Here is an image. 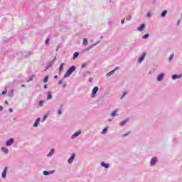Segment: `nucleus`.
<instances>
[{
	"label": "nucleus",
	"mask_w": 182,
	"mask_h": 182,
	"mask_svg": "<svg viewBox=\"0 0 182 182\" xmlns=\"http://www.w3.org/2000/svg\"><path fill=\"white\" fill-rule=\"evenodd\" d=\"M58 114H62V109H58Z\"/></svg>",
	"instance_id": "nucleus-33"
},
{
	"label": "nucleus",
	"mask_w": 182,
	"mask_h": 182,
	"mask_svg": "<svg viewBox=\"0 0 182 182\" xmlns=\"http://www.w3.org/2000/svg\"><path fill=\"white\" fill-rule=\"evenodd\" d=\"M53 153H55V149H51V150L50 151V152L48 153V154L47 155L48 157H50L51 156H53Z\"/></svg>",
	"instance_id": "nucleus-14"
},
{
	"label": "nucleus",
	"mask_w": 182,
	"mask_h": 182,
	"mask_svg": "<svg viewBox=\"0 0 182 182\" xmlns=\"http://www.w3.org/2000/svg\"><path fill=\"white\" fill-rule=\"evenodd\" d=\"M21 87H25V85H21Z\"/></svg>",
	"instance_id": "nucleus-45"
},
{
	"label": "nucleus",
	"mask_w": 182,
	"mask_h": 182,
	"mask_svg": "<svg viewBox=\"0 0 182 182\" xmlns=\"http://www.w3.org/2000/svg\"><path fill=\"white\" fill-rule=\"evenodd\" d=\"M80 133H82L80 130L77 131L75 134L72 135L71 139H76L77 136L80 135Z\"/></svg>",
	"instance_id": "nucleus-3"
},
{
	"label": "nucleus",
	"mask_w": 182,
	"mask_h": 182,
	"mask_svg": "<svg viewBox=\"0 0 182 182\" xmlns=\"http://www.w3.org/2000/svg\"><path fill=\"white\" fill-rule=\"evenodd\" d=\"M55 79H58V75H55Z\"/></svg>",
	"instance_id": "nucleus-44"
},
{
	"label": "nucleus",
	"mask_w": 182,
	"mask_h": 182,
	"mask_svg": "<svg viewBox=\"0 0 182 182\" xmlns=\"http://www.w3.org/2000/svg\"><path fill=\"white\" fill-rule=\"evenodd\" d=\"M178 78H180V75H172V79H178Z\"/></svg>",
	"instance_id": "nucleus-20"
},
{
	"label": "nucleus",
	"mask_w": 182,
	"mask_h": 182,
	"mask_svg": "<svg viewBox=\"0 0 182 182\" xmlns=\"http://www.w3.org/2000/svg\"><path fill=\"white\" fill-rule=\"evenodd\" d=\"M166 14H167V10H164L161 14V16L164 18V16H166Z\"/></svg>",
	"instance_id": "nucleus-21"
},
{
	"label": "nucleus",
	"mask_w": 182,
	"mask_h": 182,
	"mask_svg": "<svg viewBox=\"0 0 182 182\" xmlns=\"http://www.w3.org/2000/svg\"><path fill=\"white\" fill-rule=\"evenodd\" d=\"M106 133H107V128L104 129L102 132V134H106Z\"/></svg>",
	"instance_id": "nucleus-23"
},
{
	"label": "nucleus",
	"mask_w": 182,
	"mask_h": 182,
	"mask_svg": "<svg viewBox=\"0 0 182 182\" xmlns=\"http://www.w3.org/2000/svg\"><path fill=\"white\" fill-rule=\"evenodd\" d=\"M142 38L143 39H147V38H149V34H145Z\"/></svg>",
	"instance_id": "nucleus-28"
},
{
	"label": "nucleus",
	"mask_w": 182,
	"mask_h": 182,
	"mask_svg": "<svg viewBox=\"0 0 182 182\" xmlns=\"http://www.w3.org/2000/svg\"><path fill=\"white\" fill-rule=\"evenodd\" d=\"M146 55H147V54H146V53H144L142 54V55L141 56V58H139V59L138 60V61H139V63H141V62H143V61L144 60V58H146Z\"/></svg>",
	"instance_id": "nucleus-2"
},
{
	"label": "nucleus",
	"mask_w": 182,
	"mask_h": 182,
	"mask_svg": "<svg viewBox=\"0 0 182 182\" xmlns=\"http://www.w3.org/2000/svg\"><path fill=\"white\" fill-rule=\"evenodd\" d=\"M47 99L48 100L52 99V95L50 94V92H48Z\"/></svg>",
	"instance_id": "nucleus-25"
},
{
	"label": "nucleus",
	"mask_w": 182,
	"mask_h": 182,
	"mask_svg": "<svg viewBox=\"0 0 182 182\" xmlns=\"http://www.w3.org/2000/svg\"><path fill=\"white\" fill-rule=\"evenodd\" d=\"M119 69V67H117L114 70H112L111 72L107 74V76L109 77L111 75H114V72Z\"/></svg>",
	"instance_id": "nucleus-8"
},
{
	"label": "nucleus",
	"mask_w": 182,
	"mask_h": 182,
	"mask_svg": "<svg viewBox=\"0 0 182 182\" xmlns=\"http://www.w3.org/2000/svg\"><path fill=\"white\" fill-rule=\"evenodd\" d=\"M7 92H8V90L3 91L1 92V95H6Z\"/></svg>",
	"instance_id": "nucleus-32"
},
{
	"label": "nucleus",
	"mask_w": 182,
	"mask_h": 182,
	"mask_svg": "<svg viewBox=\"0 0 182 182\" xmlns=\"http://www.w3.org/2000/svg\"><path fill=\"white\" fill-rule=\"evenodd\" d=\"M87 43H88L87 38H84L82 45H84V46H87Z\"/></svg>",
	"instance_id": "nucleus-15"
},
{
	"label": "nucleus",
	"mask_w": 182,
	"mask_h": 182,
	"mask_svg": "<svg viewBox=\"0 0 182 182\" xmlns=\"http://www.w3.org/2000/svg\"><path fill=\"white\" fill-rule=\"evenodd\" d=\"M50 41V38H47L46 40V46H48V45H49V41Z\"/></svg>",
	"instance_id": "nucleus-24"
},
{
	"label": "nucleus",
	"mask_w": 182,
	"mask_h": 182,
	"mask_svg": "<svg viewBox=\"0 0 182 182\" xmlns=\"http://www.w3.org/2000/svg\"><path fill=\"white\" fill-rule=\"evenodd\" d=\"M144 28H146V25L142 24V25H141V26H139L137 28V31H139V32H142V31L144 29Z\"/></svg>",
	"instance_id": "nucleus-9"
},
{
	"label": "nucleus",
	"mask_w": 182,
	"mask_h": 182,
	"mask_svg": "<svg viewBox=\"0 0 182 182\" xmlns=\"http://www.w3.org/2000/svg\"><path fill=\"white\" fill-rule=\"evenodd\" d=\"M116 113H117V110L113 111V112H112V114H111V116H112V117H114V116H117V114H116Z\"/></svg>",
	"instance_id": "nucleus-19"
},
{
	"label": "nucleus",
	"mask_w": 182,
	"mask_h": 182,
	"mask_svg": "<svg viewBox=\"0 0 182 182\" xmlns=\"http://www.w3.org/2000/svg\"><path fill=\"white\" fill-rule=\"evenodd\" d=\"M43 174H44V176H49V172L45 171L43 172Z\"/></svg>",
	"instance_id": "nucleus-29"
},
{
	"label": "nucleus",
	"mask_w": 182,
	"mask_h": 182,
	"mask_svg": "<svg viewBox=\"0 0 182 182\" xmlns=\"http://www.w3.org/2000/svg\"><path fill=\"white\" fill-rule=\"evenodd\" d=\"M147 16H150V13H148V14H147Z\"/></svg>",
	"instance_id": "nucleus-47"
},
{
	"label": "nucleus",
	"mask_w": 182,
	"mask_h": 182,
	"mask_svg": "<svg viewBox=\"0 0 182 182\" xmlns=\"http://www.w3.org/2000/svg\"><path fill=\"white\" fill-rule=\"evenodd\" d=\"M14 143V139H11L6 142V146H9Z\"/></svg>",
	"instance_id": "nucleus-12"
},
{
	"label": "nucleus",
	"mask_w": 182,
	"mask_h": 182,
	"mask_svg": "<svg viewBox=\"0 0 182 182\" xmlns=\"http://www.w3.org/2000/svg\"><path fill=\"white\" fill-rule=\"evenodd\" d=\"M132 20V16H128L127 18V21H131Z\"/></svg>",
	"instance_id": "nucleus-30"
},
{
	"label": "nucleus",
	"mask_w": 182,
	"mask_h": 182,
	"mask_svg": "<svg viewBox=\"0 0 182 182\" xmlns=\"http://www.w3.org/2000/svg\"><path fill=\"white\" fill-rule=\"evenodd\" d=\"M75 154H73L72 156L70 157V159H68V163L70 164L72 163H73V161L75 160Z\"/></svg>",
	"instance_id": "nucleus-4"
},
{
	"label": "nucleus",
	"mask_w": 182,
	"mask_h": 182,
	"mask_svg": "<svg viewBox=\"0 0 182 182\" xmlns=\"http://www.w3.org/2000/svg\"><path fill=\"white\" fill-rule=\"evenodd\" d=\"M5 104L6 105H8L9 103H8V101H5Z\"/></svg>",
	"instance_id": "nucleus-46"
},
{
	"label": "nucleus",
	"mask_w": 182,
	"mask_h": 182,
	"mask_svg": "<svg viewBox=\"0 0 182 182\" xmlns=\"http://www.w3.org/2000/svg\"><path fill=\"white\" fill-rule=\"evenodd\" d=\"M62 83H63V81L61 80L59 81L58 85H62Z\"/></svg>",
	"instance_id": "nucleus-37"
},
{
	"label": "nucleus",
	"mask_w": 182,
	"mask_h": 182,
	"mask_svg": "<svg viewBox=\"0 0 182 182\" xmlns=\"http://www.w3.org/2000/svg\"><path fill=\"white\" fill-rule=\"evenodd\" d=\"M173 58H174V55L171 54V55L169 56V60H170V61L173 60Z\"/></svg>",
	"instance_id": "nucleus-26"
},
{
	"label": "nucleus",
	"mask_w": 182,
	"mask_h": 182,
	"mask_svg": "<svg viewBox=\"0 0 182 182\" xmlns=\"http://www.w3.org/2000/svg\"><path fill=\"white\" fill-rule=\"evenodd\" d=\"M39 122H41V119H40V118H38V119L36 120V122H35V123H34V124H33V127H38V124H39Z\"/></svg>",
	"instance_id": "nucleus-11"
},
{
	"label": "nucleus",
	"mask_w": 182,
	"mask_h": 182,
	"mask_svg": "<svg viewBox=\"0 0 182 182\" xmlns=\"http://www.w3.org/2000/svg\"><path fill=\"white\" fill-rule=\"evenodd\" d=\"M0 110H4V107L2 106H0Z\"/></svg>",
	"instance_id": "nucleus-42"
},
{
	"label": "nucleus",
	"mask_w": 182,
	"mask_h": 182,
	"mask_svg": "<svg viewBox=\"0 0 182 182\" xmlns=\"http://www.w3.org/2000/svg\"><path fill=\"white\" fill-rule=\"evenodd\" d=\"M75 70H76V67L75 66H71L70 68H69L68 69V70L65 73L64 77H69V75H72V73H73V72H75Z\"/></svg>",
	"instance_id": "nucleus-1"
},
{
	"label": "nucleus",
	"mask_w": 182,
	"mask_h": 182,
	"mask_svg": "<svg viewBox=\"0 0 182 182\" xmlns=\"http://www.w3.org/2000/svg\"><path fill=\"white\" fill-rule=\"evenodd\" d=\"M47 117H48V115H45V116L43 117V120H46Z\"/></svg>",
	"instance_id": "nucleus-38"
},
{
	"label": "nucleus",
	"mask_w": 182,
	"mask_h": 182,
	"mask_svg": "<svg viewBox=\"0 0 182 182\" xmlns=\"http://www.w3.org/2000/svg\"><path fill=\"white\" fill-rule=\"evenodd\" d=\"M124 96H126V92H124L122 97V99H123V97H124Z\"/></svg>",
	"instance_id": "nucleus-39"
},
{
	"label": "nucleus",
	"mask_w": 182,
	"mask_h": 182,
	"mask_svg": "<svg viewBox=\"0 0 182 182\" xmlns=\"http://www.w3.org/2000/svg\"><path fill=\"white\" fill-rule=\"evenodd\" d=\"M164 78V74H160L159 75H158L157 80L158 82H161V80H163Z\"/></svg>",
	"instance_id": "nucleus-6"
},
{
	"label": "nucleus",
	"mask_w": 182,
	"mask_h": 182,
	"mask_svg": "<svg viewBox=\"0 0 182 182\" xmlns=\"http://www.w3.org/2000/svg\"><path fill=\"white\" fill-rule=\"evenodd\" d=\"M101 166H102V167H105V168H109V164H106V163H105V162H102V163H101Z\"/></svg>",
	"instance_id": "nucleus-13"
},
{
	"label": "nucleus",
	"mask_w": 182,
	"mask_h": 182,
	"mask_svg": "<svg viewBox=\"0 0 182 182\" xmlns=\"http://www.w3.org/2000/svg\"><path fill=\"white\" fill-rule=\"evenodd\" d=\"M99 92V87H95L92 90V95H96Z\"/></svg>",
	"instance_id": "nucleus-10"
},
{
	"label": "nucleus",
	"mask_w": 182,
	"mask_h": 182,
	"mask_svg": "<svg viewBox=\"0 0 182 182\" xmlns=\"http://www.w3.org/2000/svg\"><path fill=\"white\" fill-rule=\"evenodd\" d=\"M64 65H65V63L60 64V68H59V71L60 72H62V70H63V66Z\"/></svg>",
	"instance_id": "nucleus-18"
},
{
	"label": "nucleus",
	"mask_w": 182,
	"mask_h": 182,
	"mask_svg": "<svg viewBox=\"0 0 182 182\" xmlns=\"http://www.w3.org/2000/svg\"><path fill=\"white\" fill-rule=\"evenodd\" d=\"M156 163H157V158L156 157L152 158L151 160V166H154Z\"/></svg>",
	"instance_id": "nucleus-5"
},
{
	"label": "nucleus",
	"mask_w": 182,
	"mask_h": 182,
	"mask_svg": "<svg viewBox=\"0 0 182 182\" xmlns=\"http://www.w3.org/2000/svg\"><path fill=\"white\" fill-rule=\"evenodd\" d=\"M39 106H43V101L39 102Z\"/></svg>",
	"instance_id": "nucleus-31"
},
{
	"label": "nucleus",
	"mask_w": 182,
	"mask_h": 182,
	"mask_svg": "<svg viewBox=\"0 0 182 182\" xmlns=\"http://www.w3.org/2000/svg\"><path fill=\"white\" fill-rule=\"evenodd\" d=\"M7 171H8V167L6 166L3 173H2V175H1L3 178H5V177H6V172Z\"/></svg>",
	"instance_id": "nucleus-7"
},
{
	"label": "nucleus",
	"mask_w": 182,
	"mask_h": 182,
	"mask_svg": "<svg viewBox=\"0 0 182 182\" xmlns=\"http://www.w3.org/2000/svg\"><path fill=\"white\" fill-rule=\"evenodd\" d=\"M48 80H49V77L48 76L45 77L43 80L44 83H48Z\"/></svg>",
	"instance_id": "nucleus-22"
},
{
	"label": "nucleus",
	"mask_w": 182,
	"mask_h": 182,
	"mask_svg": "<svg viewBox=\"0 0 182 182\" xmlns=\"http://www.w3.org/2000/svg\"><path fill=\"white\" fill-rule=\"evenodd\" d=\"M126 123H127V120L123 121V122L121 123V126H124V125L126 124Z\"/></svg>",
	"instance_id": "nucleus-27"
},
{
	"label": "nucleus",
	"mask_w": 182,
	"mask_h": 182,
	"mask_svg": "<svg viewBox=\"0 0 182 182\" xmlns=\"http://www.w3.org/2000/svg\"><path fill=\"white\" fill-rule=\"evenodd\" d=\"M10 96H14V92H11V94L10 95Z\"/></svg>",
	"instance_id": "nucleus-43"
},
{
	"label": "nucleus",
	"mask_w": 182,
	"mask_h": 182,
	"mask_svg": "<svg viewBox=\"0 0 182 182\" xmlns=\"http://www.w3.org/2000/svg\"><path fill=\"white\" fill-rule=\"evenodd\" d=\"M77 56H79V53L75 52L73 55V59H76V58H77Z\"/></svg>",
	"instance_id": "nucleus-17"
},
{
	"label": "nucleus",
	"mask_w": 182,
	"mask_h": 182,
	"mask_svg": "<svg viewBox=\"0 0 182 182\" xmlns=\"http://www.w3.org/2000/svg\"><path fill=\"white\" fill-rule=\"evenodd\" d=\"M82 69H84V68H86V63L82 64Z\"/></svg>",
	"instance_id": "nucleus-35"
},
{
	"label": "nucleus",
	"mask_w": 182,
	"mask_h": 182,
	"mask_svg": "<svg viewBox=\"0 0 182 182\" xmlns=\"http://www.w3.org/2000/svg\"><path fill=\"white\" fill-rule=\"evenodd\" d=\"M121 23L123 25V23H124V18H122V20H121Z\"/></svg>",
	"instance_id": "nucleus-36"
},
{
	"label": "nucleus",
	"mask_w": 182,
	"mask_h": 182,
	"mask_svg": "<svg viewBox=\"0 0 182 182\" xmlns=\"http://www.w3.org/2000/svg\"><path fill=\"white\" fill-rule=\"evenodd\" d=\"M1 150H2V151H4V153H6V154H8V151H9L8 148L3 147V148H1Z\"/></svg>",
	"instance_id": "nucleus-16"
},
{
	"label": "nucleus",
	"mask_w": 182,
	"mask_h": 182,
	"mask_svg": "<svg viewBox=\"0 0 182 182\" xmlns=\"http://www.w3.org/2000/svg\"><path fill=\"white\" fill-rule=\"evenodd\" d=\"M44 89H48V85H44Z\"/></svg>",
	"instance_id": "nucleus-40"
},
{
	"label": "nucleus",
	"mask_w": 182,
	"mask_h": 182,
	"mask_svg": "<svg viewBox=\"0 0 182 182\" xmlns=\"http://www.w3.org/2000/svg\"><path fill=\"white\" fill-rule=\"evenodd\" d=\"M93 81V79L92 78H90L89 79V82H92Z\"/></svg>",
	"instance_id": "nucleus-41"
},
{
	"label": "nucleus",
	"mask_w": 182,
	"mask_h": 182,
	"mask_svg": "<svg viewBox=\"0 0 182 182\" xmlns=\"http://www.w3.org/2000/svg\"><path fill=\"white\" fill-rule=\"evenodd\" d=\"M130 132H127V134H123V137H126V136H129Z\"/></svg>",
	"instance_id": "nucleus-34"
},
{
	"label": "nucleus",
	"mask_w": 182,
	"mask_h": 182,
	"mask_svg": "<svg viewBox=\"0 0 182 182\" xmlns=\"http://www.w3.org/2000/svg\"><path fill=\"white\" fill-rule=\"evenodd\" d=\"M9 112H12V109H9Z\"/></svg>",
	"instance_id": "nucleus-48"
}]
</instances>
